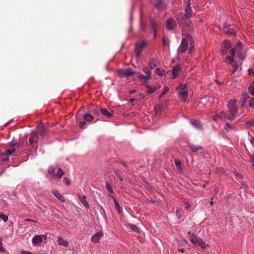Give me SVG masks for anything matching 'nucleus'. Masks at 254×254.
I'll return each instance as SVG.
<instances>
[{"mask_svg":"<svg viewBox=\"0 0 254 254\" xmlns=\"http://www.w3.org/2000/svg\"><path fill=\"white\" fill-rule=\"evenodd\" d=\"M182 42L178 49V58L183 60L191 55L194 51L193 40L189 33H183Z\"/></svg>","mask_w":254,"mask_h":254,"instance_id":"1","label":"nucleus"},{"mask_svg":"<svg viewBox=\"0 0 254 254\" xmlns=\"http://www.w3.org/2000/svg\"><path fill=\"white\" fill-rule=\"evenodd\" d=\"M228 113H225V119L233 120L238 115V108L235 100H230L227 104Z\"/></svg>","mask_w":254,"mask_h":254,"instance_id":"2","label":"nucleus"},{"mask_svg":"<svg viewBox=\"0 0 254 254\" xmlns=\"http://www.w3.org/2000/svg\"><path fill=\"white\" fill-rule=\"evenodd\" d=\"M242 45L241 43H238L230 51L231 56H234L236 53H237L238 57L240 59H244L246 57V53L242 49Z\"/></svg>","mask_w":254,"mask_h":254,"instance_id":"3","label":"nucleus"},{"mask_svg":"<svg viewBox=\"0 0 254 254\" xmlns=\"http://www.w3.org/2000/svg\"><path fill=\"white\" fill-rule=\"evenodd\" d=\"M179 93V97L183 102H186L188 96V89L186 85H180L177 89Z\"/></svg>","mask_w":254,"mask_h":254,"instance_id":"4","label":"nucleus"},{"mask_svg":"<svg viewBox=\"0 0 254 254\" xmlns=\"http://www.w3.org/2000/svg\"><path fill=\"white\" fill-rule=\"evenodd\" d=\"M190 240L191 242L195 245H197L200 246L201 248H205L206 245L205 243L199 237H197L195 235H192L190 237Z\"/></svg>","mask_w":254,"mask_h":254,"instance_id":"5","label":"nucleus"},{"mask_svg":"<svg viewBox=\"0 0 254 254\" xmlns=\"http://www.w3.org/2000/svg\"><path fill=\"white\" fill-rule=\"evenodd\" d=\"M146 45L147 43L145 41H142L136 44L135 47V52L137 57L139 56L143 49L146 47Z\"/></svg>","mask_w":254,"mask_h":254,"instance_id":"6","label":"nucleus"},{"mask_svg":"<svg viewBox=\"0 0 254 254\" xmlns=\"http://www.w3.org/2000/svg\"><path fill=\"white\" fill-rule=\"evenodd\" d=\"M231 42L229 41L225 40L222 45L221 48V54L222 55H225L227 54L228 52V50L229 49V48L231 47Z\"/></svg>","mask_w":254,"mask_h":254,"instance_id":"7","label":"nucleus"},{"mask_svg":"<svg viewBox=\"0 0 254 254\" xmlns=\"http://www.w3.org/2000/svg\"><path fill=\"white\" fill-rule=\"evenodd\" d=\"M43 237L44 236L42 235H37L34 236L32 239L33 245L35 246L41 244L43 241Z\"/></svg>","mask_w":254,"mask_h":254,"instance_id":"8","label":"nucleus"},{"mask_svg":"<svg viewBox=\"0 0 254 254\" xmlns=\"http://www.w3.org/2000/svg\"><path fill=\"white\" fill-rule=\"evenodd\" d=\"M234 56L230 57L229 56H226V60H228L229 62V64L233 66V68L235 70H237L238 69L239 65L236 61L234 60Z\"/></svg>","mask_w":254,"mask_h":254,"instance_id":"9","label":"nucleus"},{"mask_svg":"<svg viewBox=\"0 0 254 254\" xmlns=\"http://www.w3.org/2000/svg\"><path fill=\"white\" fill-rule=\"evenodd\" d=\"M176 26V22L172 18L168 19L166 22V27L168 30H173Z\"/></svg>","mask_w":254,"mask_h":254,"instance_id":"10","label":"nucleus"},{"mask_svg":"<svg viewBox=\"0 0 254 254\" xmlns=\"http://www.w3.org/2000/svg\"><path fill=\"white\" fill-rule=\"evenodd\" d=\"M103 236L102 232H98L95 234L91 238V241L94 243H97L100 241L101 238Z\"/></svg>","mask_w":254,"mask_h":254,"instance_id":"11","label":"nucleus"},{"mask_svg":"<svg viewBox=\"0 0 254 254\" xmlns=\"http://www.w3.org/2000/svg\"><path fill=\"white\" fill-rule=\"evenodd\" d=\"M120 74L125 77H127L129 76H131L134 74L131 68H127L124 70H123Z\"/></svg>","mask_w":254,"mask_h":254,"instance_id":"12","label":"nucleus"},{"mask_svg":"<svg viewBox=\"0 0 254 254\" xmlns=\"http://www.w3.org/2000/svg\"><path fill=\"white\" fill-rule=\"evenodd\" d=\"M52 193L62 202H64L65 201V198L58 190H53Z\"/></svg>","mask_w":254,"mask_h":254,"instance_id":"13","label":"nucleus"},{"mask_svg":"<svg viewBox=\"0 0 254 254\" xmlns=\"http://www.w3.org/2000/svg\"><path fill=\"white\" fill-rule=\"evenodd\" d=\"M212 102V98L209 96H205L201 100L200 103L203 105L210 104Z\"/></svg>","mask_w":254,"mask_h":254,"instance_id":"14","label":"nucleus"},{"mask_svg":"<svg viewBox=\"0 0 254 254\" xmlns=\"http://www.w3.org/2000/svg\"><path fill=\"white\" fill-rule=\"evenodd\" d=\"M78 198L80 202L84 205V206L86 208H88L89 207V205L88 204V202L86 199V196L84 195H78Z\"/></svg>","mask_w":254,"mask_h":254,"instance_id":"15","label":"nucleus"},{"mask_svg":"<svg viewBox=\"0 0 254 254\" xmlns=\"http://www.w3.org/2000/svg\"><path fill=\"white\" fill-rule=\"evenodd\" d=\"M45 127L42 124H39L36 127L37 132L40 133L42 136L45 135Z\"/></svg>","mask_w":254,"mask_h":254,"instance_id":"16","label":"nucleus"},{"mask_svg":"<svg viewBox=\"0 0 254 254\" xmlns=\"http://www.w3.org/2000/svg\"><path fill=\"white\" fill-rule=\"evenodd\" d=\"M180 71V65H176L172 70V74L173 75L172 78H176L178 76Z\"/></svg>","mask_w":254,"mask_h":254,"instance_id":"17","label":"nucleus"},{"mask_svg":"<svg viewBox=\"0 0 254 254\" xmlns=\"http://www.w3.org/2000/svg\"><path fill=\"white\" fill-rule=\"evenodd\" d=\"M225 113L222 112L220 113L219 114L214 116L212 118V119L214 121H217L219 119H222L223 118L225 119Z\"/></svg>","mask_w":254,"mask_h":254,"instance_id":"18","label":"nucleus"},{"mask_svg":"<svg viewBox=\"0 0 254 254\" xmlns=\"http://www.w3.org/2000/svg\"><path fill=\"white\" fill-rule=\"evenodd\" d=\"M126 226L127 228L130 229L133 232H135L136 233L139 232V230L138 228L134 224L128 223L126 225Z\"/></svg>","mask_w":254,"mask_h":254,"instance_id":"19","label":"nucleus"},{"mask_svg":"<svg viewBox=\"0 0 254 254\" xmlns=\"http://www.w3.org/2000/svg\"><path fill=\"white\" fill-rule=\"evenodd\" d=\"M190 124L192 126H194L195 127L200 129L202 128V125L200 122L196 120H192L190 121Z\"/></svg>","mask_w":254,"mask_h":254,"instance_id":"20","label":"nucleus"},{"mask_svg":"<svg viewBox=\"0 0 254 254\" xmlns=\"http://www.w3.org/2000/svg\"><path fill=\"white\" fill-rule=\"evenodd\" d=\"M58 243L59 245L64 246L65 247H68V242L66 240L63 239L61 237H58Z\"/></svg>","mask_w":254,"mask_h":254,"instance_id":"21","label":"nucleus"},{"mask_svg":"<svg viewBox=\"0 0 254 254\" xmlns=\"http://www.w3.org/2000/svg\"><path fill=\"white\" fill-rule=\"evenodd\" d=\"M189 146L193 152H196L198 150L202 149L201 146L195 145L192 144H189Z\"/></svg>","mask_w":254,"mask_h":254,"instance_id":"22","label":"nucleus"},{"mask_svg":"<svg viewBox=\"0 0 254 254\" xmlns=\"http://www.w3.org/2000/svg\"><path fill=\"white\" fill-rule=\"evenodd\" d=\"M192 15V10L191 8V6L190 5V3H189L187 7L186 8V16L187 17H190Z\"/></svg>","mask_w":254,"mask_h":254,"instance_id":"23","label":"nucleus"},{"mask_svg":"<svg viewBox=\"0 0 254 254\" xmlns=\"http://www.w3.org/2000/svg\"><path fill=\"white\" fill-rule=\"evenodd\" d=\"M138 77L141 81H146L151 79V76L150 75H144L142 74H138Z\"/></svg>","mask_w":254,"mask_h":254,"instance_id":"24","label":"nucleus"},{"mask_svg":"<svg viewBox=\"0 0 254 254\" xmlns=\"http://www.w3.org/2000/svg\"><path fill=\"white\" fill-rule=\"evenodd\" d=\"M148 88L147 92L149 93H152L159 89L161 87V85H159L157 87H151L150 86L147 85Z\"/></svg>","mask_w":254,"mask_h":254,"instance_id":"25","label":"nucleus"},{"mask_svg":"<svg viewBox=\"0 0 254 254\" xmlns=\"http://www.w3.org/2000/svg\"><path fill=\"white\" fill-rule=\"evenodd\" d=\"M148 65L151 69L155 68L157 65L155 61L153 59H150L148 63Z\"/></svg>","mask_w":254,"mask_h":254,"instance_id":"26","label":"nucleus"},{"mask_svg":"<svg viewBox=\"0 0 254 254\" xmlns=\"http://www.w3.org/2000/svg\"><path fill=\"white\" fill-rule=\"evenodd\" d=\"M225 130L227 132L231 131L235 129L234 127L230 124L227 123L225 125L224 127Z\"/></svg>","mask_w":254,"mask_h":254,"instance_id":"27","label":"nucleus"},{"mask_svg":"<svg viewBox=\"0 0 254 254\" xmlns=\"http://www.w3.org/2000/svg\"><path fill=\"white\" fill-rule=\"evenodd\" d=\"M9 160V157L4 153H0V163L4 161H7Z\"/></svg>","mask_w":254,"mask_h":254,"instance_id":"28","label":"nucleus"},{"mask_svg":"<svg viewBox=\"0 0 254 254\" xmlns=\"http://www.w3.org/2000/svg\"><path fill=\"white\" fill-rule=\"evenodd\" d=\"M64 172L63 170L61 168H59L56 174H55V175L57 178L61 179L62 177L64 175Z\"/></svg>","mask_w":254,"mask_h":254,"instance_id":"29","label":"nucleus"},{"mask_svg":"<svg viewBox=\"0 0 254 254\" xmlns=\"http://www.w3.org/2000/svg\"><path fill=\"white\" fill-rule=\"evenodd\" d=\"M36 133L32 132L31 135V137L29 138V141L31 145H33V143L36 141Z\"/></svg>","mask_w":254,"mask_h":254,"instance_id":"30","label":"nucleus"},{"mask_svg":"<svg viewBox=\"0 0 254 254\" xmlns=\"http://www.w3.org/2000/svg\"><path fill=\"white\" fill-rule=\"evenodd\" d=\"M101 112L102 115L106 116L108 118H111L112 116V113L109 112L106 109H102L101 110Z\"/></svg>","mask_w":254,"mask_h":254,"instance_id":"31","label":"nucleus"},{"mask_svg":"<svg viewBox=\"0 0 254 254\" xmlns=\"http://www.w3.org/2000/svg\"><path fill=\"white\" fill-rule=\"evenodd\" d=\"M83 118L87 122H91L94 119V117L92 115L88 114H85Z\"/></svg>","mask_w":254,"mask_h":254,"instance_id":"32","label":"nucleus"},{"mask_svg":"<svg viewBox=\"0 0 254 254\" xmlns=\"http://www.w3.org/2000/svg\"><path fill=\"white\" fill-rule=\"evenodd\" d=\"M155 72L159 76H163V75H165V70L161 69L159 68H156L155 69Z\"/></svg>","mask_w":254,"mask_h":254,"instance_id":"33","label":"nucleus"},{"mask_svg":"<svg viewBox=\"0 0 254 254\" xmlns=\"http://www.w3.org/2000/svg\"><path fill=\"white\" fill-rule=\"evenodd\" d=\"M175 165H176L177 168L181 172H182L183 171V168H182V167L181 166V161L180 160H179L175 159Z\"/></svg>","mask_w":254,"mask_h":254,"instance_id":"34","label":"nucleus"},{"mask_svg":"<svg viewBox=\"0 0 254 254\" xmlns=\"http://www.w3.org/2000/svg\"><path fill=\"white\" fill-rule=\"evenodd\" d=\"M248 90L252 95L254 96V82H252L249 86Z\"/></svg>","mask_w":254,"mask_h":254,"instance_id":"35","label":"nucleus"},{"mask_svg":"<svg viewBox=\"0 0 254 254\" xmlns=\"http://www.w3.org/2000/svg\"><path fill=\"white\" fill-rule=\"evenodd\" d=\"M246 126L247 127H254V120L247 121L245 123Z\"/></svg>","mask_w":254,"mask_h":254,"instance_id":"36","label":"nucleus"},{"mask_svg":"<svg viewBox=\"0 0 254 254\" xmlns=\"http://www.w3.org/2000/svg\"><path fill=\"white\" fill-rule=\"evenodd\" d=\"M142 71L146 73V75L151 76V70L147 67H144L142 68Z\"/></svg>","mask_w":254,"mask_h":254,"instance_id":"37","label":"nucleus"},{"mask_svg":"<svg viewBox=\"0 0 254 254\" xmlns=\"http://www.w3.org/2000/svg\"><path fill=\"white\" fill-rule=\"evenodd\" d=\"M114 203H115L116 208L117 210L118 211V212L119 213H120L121 209H120V204H119V202L116 200V199H115V197H114Z\"/></svg>","mask_w":254,"mask_h":254,"instance_id":"38","label":"nucleus"},{"mask_svg":"<svg viewBox=\"0 0 254 254\" xmlns=\"http://www.w3.org/2000/svg\"><path fill=\"white\" fill-rule=\"evenodd\" d=\"M169 90V88L168 86H166L164 87L163 88V92L162 93H161L159 96V99H161L162 96Z\"/></svg>","mask_w":254,"mask_h":254,"instance_id":"39","label":"nucleus"},{"mask_svg":"<svg viewBox=\"0 0 254 254\" xmlns=\"http://www.w3.org/2000/svg\"><path fill=\"white\" fill-rule=\"evenodd\" d=\"M0 218H1L4 222H6L8 220V217L5 214L0 213Z\"/></svg>","mask_w":254,"mask_h":254,"instance_id":"40","label":"nucleus"},{"mask_svg":"<svg viewBox=\"0 0 254 254\" xmlns=\"http://www.w3.org/2000/svg\"><path fill=\"white\" fill-rule=\"evenodd\" d=\"M106 189L108 190V191H109L111 193H113V190L111 189V187L110 186V183L109 181H107L106 183Z\"/></svg>","mask_w":254,"mask_h":254,"instance_id":"41","label":"nucleus"},{"mask_svg":"<svg viewBox=\"0 0 254 254\" xmlns=\"http://www.w3.org/2000/svg\"><path fill=\"white\" fill-rule=\"evenodd\" d=\"M48 173L51 175H55V169L53 166H50L48 169Z\"/></svg>","mask_w":254,"mask_h":254,"instance_id":"42","label":"nucleus"},{"mask_svg":"<svg viewBox=\"0 0 254 254\" xmlns=\"http://www.w3.org/2000/svg\"><path fill=\"white\" fill-rule=\"evenodd\" d=\"M15 149H7L5 151V153H4L5 154H6L8 156V155H10L15 152Z\"/></svg>","mask_w":254,"mask_h":254,"instance_id":"43","label":"nucleus"},{"mask_svg":"<svg viewBox=\"0 0 254 254\" xmlns=\"http://www.w3.org/2000/svg\"><path fill=\"white\" fill-rule=\"evenodd\" d=\"M249 106L252 108H254V97L252 98L249 101Z\"/></svg>","mask_w":254,"mask_h":254,"instance_id":"44","label":"nucleus"},{"mask_svg":"<svg viewBox=\"0 0 254 254\" xmlns=\"http://www.w3.org/2000/svg\"><path fill=\"white\" fill-rule=\"evenodd\" d=\"M248 74L250 75L254 76V69L253 68H250L248 69Z\"/></svg>","mask_w":254,"mask_h":254,"instance_id":"45","label":"nucleus"},{"mask_svg":"<svg viewBox=\"0 0 254 254\" xmlns=\"http://www.w3.org/2000/svg\"><path fill=\"white\" fill-rule=\"evenodd\" d=\"M5 251V250L4 249V248L2 246V241L0 240V252H4Z\"/></svg>","mask_w":254,"mask_h":254,"instance_id":"46","label":"nucleus"},{"mask_svg":"<svg viewBox=\"0 0 254 254\" xmlns=\"http://www.w3.org/2000/svg\"><path fill=\"white\" fill-rule=\"evenodd\" d=\"M64 182L66 185H69L70 183V181L69 179H68L67 178H64Z\"/></svg>","mask_w":254,"mask_h":254,"instance_id":"47","label":"nucleus"},{"mask_svg":"<svg viewBox=\"0 0 254 254\" xmlns=\"http://www.w3.org/2000/svg\"><path fill=\"white\" fill-rule=\"evenodd\" d=\"M9 144L10 146H13L17 144V142L15 140L13 139Z\"/></svg>","mask_w":254,"mask_h":254,"instance_id":"48","label":"nucleus"},{"mask_svg":"<svg viewBox=\"0 0 254 254\" xmlns=\"http://www.w3.org/2000/svg\"><path fill=\"white\" fill-rule=\"evenodd\" d=\"M163 43L164 46H167L169 45V41L167 40L165 38L163 39Z\"/></svg>","mask_w":254,"mask_h":254,"instance_id":"49","label":"nucleus"},{"mask_svg":"<svg viewBox=\"0 0 254 254\" xmlns=\"http://www.w3.org/2000/svg\"><path fill=\"white\" fill-rule=\"evenodd\" d=\"M85 125H86L85 122H81L79 125L80 128H81L82 129L84 128Z\"/></svg>","mask_w":254,"mask_h":254,"instance_id":"50","label":"nucleus"},{"mask_svg":"<svg viewBox=\"0 0 254 254\" xmlns=\"http://www.w3.org/2000/svg\"><path fill=\"white\" fill-rule=\"evenodd\" d=\"M252 165L254 168V154L252 156L251 158Z\"/></svg>","mask_w":254,"mask_h":254,"instance_id":"51","label":"nucleus"},{"mask_svg":"<svg viewBox=\"0 0 254 254\" xmlns=\"http://www.w3.org/2000/svg\"><path fill=\"white\" fill-rule=\"evenodd\" d=\"M176 213L178 217L180 218L181 211L179 208L176 210Z\"/></svg>","mask_w":254,"mask_h":254,"instance_id":"52","label":"nucleus"},{"mask_svg":"<svg viewBox=\"0 0 254 254\" xmlns=\"http://www.w3.org/2000/svg\"><path fill=\"white\" fill-rule=\"evenodd\" d=\"M21 254H32V253L28 251H22Z\"/></svg>","mask_w":254,"mask_h":254,"instance_id":"53","label":"nucleus"},{"mask_svg":"<svg viewBox=\"0 0 254 254\" xmlns=\"http://www.w3.org/2000/svg\"><path fill=\"white\" fill-rule=\"evenodd\" d=\"M242 96L245 98H247L249 97V94L247 93H243L242 94Z\"/></svg>","mask_w":254,"mask_h":254,"instance_id":"54","label":"nucleus"},{"mask_svg":"<svg viewBox=\"0 0 254 254\" xmlns=\"http://www.w3.org/2000/svg\"><path fill=\"white\" fill-rule=\"evenodd\" d=\"M250 142L252 144V145L254 146V137H251L250 139Z\"/></svg>","mask_w":254,"mask_h":254,"instance_id":"55","label":"nucleus"},{"mask_svg":"<svg viewBox=\"0 0 254 254\" xmlns=\"http://www.w3.org/2000/svg\"><path fill=\"white\" fill-rule=\"evenodd\" d=\"M24 221H28V222H34V223L36 222V221H35L34 220L30 219H26L24 220Z\"/></svg>","mask_w":254,"mask_h":254,"instance_id":"56","label":"nucleus"},{"mask_svg":"<svg viewBox=\"0 0 254 254\" xmlns=\"http://www.w3.org/2000/svg\"><path fill=\"white\" fill-rule=\"evenodd\" d=\"M117 176L121 181H123V177L120 174H118Z\"/></svg>","mask_w":254,"mask_h":254,"instance_id":"57","label":"nucleus"},{"mask_svg":"<svg viewBox=\"0 0 254 254\" xmlns=\"http://www.w3.org/2000/svg\"><path fill=\"white\" fill-rule=\"evenodd\" d=\"M186 209H189L190 207V205L188 203H186Z\"/></svg>","mask_w":254,"mask_h":254,"instance_id":"58","label":"nucleus"},{"mask_svg":"<svg viewBox=\"0 0 254 254\" xmlns=\"http://www.w3.org/2000/svg\"><path fill=\"white\" fill-rule=\"evenodd\" d=\"M213 199H214V198H212L211 199V201H210V203H211V205L213 203V202H214V200Z\"/></svg>","mask_w":254,"mask_h":254,"instance_id":"59","label":"nucleus"},{"mask_svg":"<svg viewBox=\"0 0 254 254\" xmlns=\"http://www.w3.org/2000/svg\"><path fill=\"white\" fill-rule=\"evenodd\" d=\"M215 191L216 193H217L218 192V189H215Z\"/></svg>","mask_w":254,"mask_h":254,"instance_id":"60","label":"nucleus"},{"mask_svg":"<svg viewBox=\"0 0 254 254\" xmlns=\"http://www.w3.org/2000/svg\"><path fill=\"white\" fill-rule=\"evenodd\" d=\"M93 114H94V115H97V114H96V113H95V112H93Z\"/></svg>","mask_w":254,"mask_h":254,"instance_id":"61","label":"nucleus"},{"mask_svg":"<svg viewBox=\"0 0 254 254\" xmlns=\"http://www.w3.org/2000/svg\"><path fill=\"white\" fill-rule=\"evenodd\" d=\"M179 251L183 252V249H179Z\"/></svg>","mask_w":254,"mask_h":254,"instance_id":"62","label":"nucleus"},{"mask_svg":"<svg viewBox=\"0 0 254 254\" xmlns=\"http://www.w3.org/2000/svg\"><path fill=\"white\" fill-rule=\"evenodd\" d=\"M156 7L157 8H159V6H158V5L157 4H156Z\"/></svg>","mask_w":254,"mask_h":254,"instance_id":"63","label":"nucleus"},{"mask_svg":"<svg viewBox=\"0 0 254 254\" xmlns=\"http://www.w3.org/2000/svg\"><path fill=\"white\" fill-rule=\"evenodd\" d=\"M134 101V99H130V101H131V102H132V101Z\"/></svg>","mask_w":254,"mask_h":254,"instance_id":"64","label":"nucleus"}]
</instances>
